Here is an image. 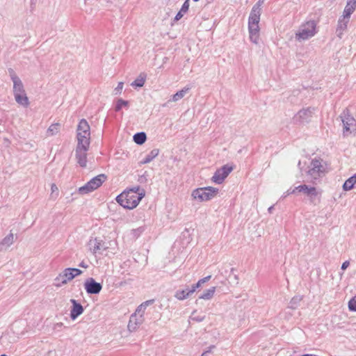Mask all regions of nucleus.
I'll return each instance as SVG.
<instances>
[{"mask_svg": "<svg viewBox=\"0 0 356 356\" xmlns=\"http://www.w3.org/2000/svg\"><path fill=\"white\" fill-rule=\"evenodd\" d=\"M145 196V191L139 186L122 192L117 196L116 201L124 208L132 209L136 208Z\"/></svg>", "mask_w": 356, "mask_h": 356, "instance_id": "f257e3e1", "label": "nucleus"}, {"mask_svg": "<svg viewBox=\"0 0 356 356\" xmlns=\"http://www.w3.org/2000/svg\"><path fill=\"white\" fill-rule=\"evenodd\" d=\"M317 32V22L315 20H309L300 26L296 33V39L299 41L306 40L314 36Z\"/></svg>", "mask_w": 356, "mask_h": 356, "instance_id": "f03ea898", "label": "nucleus"}, {"mask_svg": "<svg viewBox=\"0 0 356 356\" xmlns=\"http://www.w3.org/2000/svg\"><path fill=\"white\" fill-rule=\"evenodd\" d=\"M325 166L323 164V160L314 158L312 160L309 170L307 171V175L310 177L311 181L316 184V181L325 175Z\"/></svg>", "mask_w": 356, "mask_h": 356, "instance_id": "7ed1b4c3", "label": "nucleus"}, {"mask_svg": "<svg viewBox=\"0 0 356 356\" xmlns=\"http://www.w3.org/2000/svg\"><path fill=\"white\" fill-rule=\"evenodd\" d=\"M77 145H90V129L85 119L80 120L77 127Z\"/></svg>", "mask_w": 356, "mask_h": 356, "instance_id": "20e7f679", "label": "nucleus"}, {"mask_svg": "<svg viewBox=\"0 0 356 356\" xmlns=\"http://www.w3.org/2000/svg\"><path fill=\"white\" fill-rule=\"evenodd\" d=\"M218 193V189L212 186L199 188L193 190L192 197L200 202L209 201Z\"/></svg>", "mask_w": 356, "mask_h": 356, "instance_id": "39448f33", "label": "nucleus"}, {"mask_svg": "<svg viewBox=\"0 0 356 356\" xmlns=\"http://www.w3.org/2000/svg\"><path fill=\"white\" fill-rule=\"evenodd\" d=\"M298 192H302L308 197L309 202L313 205H317L321 202L322 191L314 186L306 184L300 185L296 187Z\"/></svg>", "mask_w": 356, "mask_h": 356, "instance_id": "423d86ee", "label": "nucleus"}, {"mask_svg": "<svg viewBox=\"0 0 356 356\" xmlns=\"http://www.w3.org/2000/svg\"><path fill=\"white\" fill-rule=\"evenodd\" d=\"M339 117L343 123V134L344 136L356 131V120L350 115L348 109L343 110Z\"/></svg>", "mask_w": 356, "mask_h": 356, "instance_id": "0eeeda50", "label": "nucleus"}, {"mask_svg": "<svg viewBox=\"0 0 356 356\" xmlns=\"http://www.w3.org/2000/svg\"><path fill=\"white\" fill-rule=\"evenodd\" d=\"M106 179V176L104 174H100L92 179L87 184L79 188L80 194L84 195L99 188Z\"/></svg>", "mask_w": 356, "mask_h": 356, "instance_id": "6e6552de", "label": "nucleus"}, {"mask_svg": "<svg viewBox=\"0 0 356 356\" xmlns=\"http://www.w3.org/2000/svg\"><path fill=\"white\" fill-rule=\"evenodd\" d=\"M260 17L250 15L248 18V31L249 38L252 42L257 44L259 40V23Z\"/></svg>", "mask_w": 356, "mask_h": 356, "instance_id": "1a4fd4ad", "label": "nucleus"}, {"mask_svg": "<svg viewBox=\"0 0 356 356\" xmlns=\"http://www.w3.org/2000/svg\"><path fill=\"white\" fill-rule=\"evenodd\" d=\"M233 169L234 168L232 165H229L228 164L224 165L215 172L213 176L211 177V181L217 184H222Z\"/></svg>", "mask_w": 356, "mask_h": 356, "instance_id": "9d476101", "label": "nucleus"}, {"mask_svg": "<svg viewBox=\"0 0 356 356\" xmlns=\"http://www.w3.org/2000/svg\"><path fill=\"white\" fill-rule=\"evenodd\" d=\"M211 277V275H208L202 279H200L196 284H192L191 286H187L186 289L179 290V300H184L188 298L202 284L208 282Z\"/></svg>", "mask_w": 356, "mask_h": 356, "instance_id": "9b49d317", "label": "nucleus"}, {"mask_svg": "<svg viewBox=\"0 0 356 356\" xmlns=\"http://www.w3.org/2000/svg\"><path fill=\"white\" fill-rule=\"evenodd\" d=\"M314 111V107L302 108L293 117V120L298 123H308L311 121Z\"/></svg>", "mask_w": 356, "mask_h": 356, "instance_id": "f8f14e48", "label": "nucleus"}, {"mask_svg": "<svg viewBox=\"0 0 356 356\" xmlns=\"http://www.w3.org/2000/svg\"><path fill=\"white\" fill-rule=\"evenodd\" d=\"M90 145H77L75 149V156L77 163L82 168L87 165V152Z\"/></svg>", "mask_w": 356, "mask_h": 356, "instance_id": "ddd939ff", "label": "nucleus"}, {"mask_svg": "<svg viewBox=\"0 0 356 356\" xmlns=\"http://www.w3.org/2000/svg\"><path fill=\"white\" fill-rule=\"evenodd\" d=\"M88 246L89 250L95 255L97 254H102L108 248L105 242L97 238L90 239Z\"/></svg>", "mask_w": 356, "mask_h": 356, "instance_id": "4468645a", "label": "nucleus"}, {"mask_svg": "<svg viewBox=\"0 0 356 356\" xmlns=\"http://www.w3.org/2000/svg\"><path fill=\"white\" fill-rule=\"evenodd\" d=\"M74 279L73 274L70 271V269L65 268L54 279V285L57 287L66 284L68 282Z\"/></svg>", "mask_w": 356, "mask_h": 356, "instance_id": "2eb2a0df", "label": "nucleus"}, {"mask_svg": "<svg viewBox=\"0 0 356 356\" xmlns=\"http://www.w3.org/2000/svg\"><path fill=\"white\" fill-rule=\"evenodd\" d=\"M84 288L88 294H98L102 289V285L90 277L86 280Z\"/></svg>", "mask_w": 356, "mask_h": 356, "instance_id": "dca6fc26", "label": "nucleus"}, {"mask_svg": "<svg viewBox=\"0 0 356 356\" xmlns=\"http://www.w3.org/2000/svg\"><path fill=\"white\" fill-rule=\"evenodd\" d=\"M10 78L13 82V93L19 94L25 92L24 85L21 79L16 75L14 71L10 69Z\"/></svg>", "mask_w": 356, "mask_h": 356, "instance_id": "f3484780", "label": "nucleus"}, {"mask_svg": "<svg viewBox=\"0 0 356 356\" xmlns=\"http://www.w3.org/2000/svg\"><path fill=\"white\" fill-rule=\"evenodd\" d=\"M193 229L185 228L179 236V246L182 248L186 247L192 241V233Z\"/></svg>", "mask_w": 356, "mask_h": 356, "instance_id": "a211bd4d", "label": "nucleus"}, {"mask_svg": "<svg viewBox=\"0 0 356 356\" xmlns=\"http://www.w3.org/2000/svg\"><path fill=\"white\" fill-rule=\"evenodd\" d=\"M349 21L350 18L344 17L343 15L339 17L336 29V35L340 39L342 38L344 31H346Z\"/></svg>", "mask_w": 356, "mask_h": 356, "instance_id": "6ab92c4d", "label": "nucleus"}, {"mask_svg": "<svg viewBox=\"0 0 356 356\" xmlns=\"http://www.w3.org/2000/svg\"><path fill=\"white\" fill-rule=\"evenodd\" d=\"M144 321L142 315H138L136 313L133 314L129 319L128 329L130 331H135Z\"/></svg>", "mask_w": 356, "mask_h": 356, "instance_id": "aec40b11", "label": "nucleus"}, {"mask_svg": "<svg viewBox=\"0 0 356 356\" xmlns=\"http://www.w3.org/2000/svg\"><path fill=\"white\" fill-rule=\"evenodd\" d=\"M72 304V309L70 310V318L72 320H75L79 316L83 314L84 309L83 306L74 299L70 300Z\"/></svg>", "mask_w": 356, "mask_h": 356, "instance_id": "412c9836", "label": "nucleus"}, {"mask_svg": "<svg viewBox=\"0 0 356 356\" xmlns=\"http://www.w3.org/2000/svg\"><path fill=\"white\" fill-rule=\"evenodd\" d=\"M356 9V0H348L343 10V16L350 18Z\"/></svg>", "mask_w": 356, "mask_h": 356, "instance_id": "4be33fe9", "label": "nucleus"}, {"mask_svg": "<svg viewBox=\"0 0 356 356\" xmlns=\"http://www.w3.org/2000/svg\"><path fill=\"white\" fill-rule=\"evenodd\" d=\"M14 242V235L10 233L0 242V250H3L9 248Z\"/></svg>", "mask_w": 356, "mask_h": 356, "instance_id": "5701e85b", "label": "nucleus"}, {"mask_svg": "<svg viewBox=\"0 0 356 356\" xmlns=\"http://www.w3.org/2000/svg\"><path fill=\"white\" fill-rule=\"evenodd\" d=\"M16 102L24 107L29 104V99L25 92L14 95Z\"/></svg>", "mask_w": 356, "mask_h": 356, "instance_id": "b1692460", "label": "nucleus"}, {"mask_svg": "<svg viewBox=\"0 0 356 356\" xmlns=\"http://www.w3.org/2000/svg\"><path fill=\"white\" fill-rule=\"evenodd\" d=\"M264 3V0H258V1L253 6L250 15L260 17L261 12V6Z\"/></svg>", "mask_w": 356, "mask_h": 356, "instance_id": "393cba45", "label": "nucleus"}, {"mask_svg": "<svg viewBox=\"0 0 356 356\" xmlns=\"http://www.w3.org/2000/svg\"><path fill=\"white\" fill-rule=\"evenodd\" d=\"M302 300V296H295L291 298L289 303L288 308L291 309H296L300 305L301 301Z\"/></svg>", "mask_w": 356, "mask_h": 356, "instance_id": "a878e982", "label": "nucleus"}, {"mask_svg": "<svg viewBox=\"0 0 356 356\" xmlns=\"http://www.w3.org/2000/svg\"><path fill=\"white\" fill-rule=\"evenodd\" d=\"M356 184V173L349 177L343 184V189L346 191H350L353 188L354 185Z\"/></svg>", "mask_w": 356, "mask_h": 356, "instance_id": "bb28decb", "label": "nucleus"}, {"mask_svg": "<svg viewBox=\"0 0 356 356\" xmlns=\"http://www.w3.org/2000/svg\"><path fill=\"white\" fill-rule=\"evenodd\" d=\"M159 150L158 149H152L149 154H147L144 159L141 161V163L146 164L151 162L156 156H158Z\"/></svg>", "mask_w": 356, "mask_h": 356, "instance_id": "cd10ccee", "label": "nucleus"}, {"mask_svg": "<svg viewBox=\"0 0 356 356\" xmlns=\"http://www.w3.org/2000/svg\"><path fill=\"white\" fill-rule=\"evenodd\" d=\"M216 291V287L212 286L204 291L199 297L200 299L210 300L213 298Z\"/></svg>", "mask_w": 356, "mask_h": 356, "instance_id": "c85d7f7f", "label": "nucleus"}, {"mask_svg": "<svg viewBox=\"0 0 356 356\" xmlns=\"http://www.w3.org/2000/svg\"><path fill=\"white\" fill-rule=\"evenodd\" d=\"M146 75L141 73L138 77L131 83V86L133 87H143L145 82Z\"/></svg>", "mask_w": 356, "mask_h": 356, "instance_id": "c756f323", "label": "nucleus"}, {"mask_svg": "<svg viewBox=\"0 0 356 356\" xmlns=\"http://www.w3.org/2000/svg\"><path fill=\"white\" fill-rule=\"evenodd\" d=\"M133 138L134 141L138 145L143 144L147 139L146 134L144 132L137 133L134 136Z\"/></svg>", "mask_w": 356, "mask_h": 356, "instance_id": "7c9ffc66", "label": "nucleus"}, {"mask_svg": "<svg viewBox=\"0 0 356 356\" xmlns=\"http://www.w3.org/2000/svg\"><path fill=\"white\" fill-rule=\"evenodd\" d=\"M60 124L59 123L52 124L47 129V134L48 136L56 135L59 132Z\"/></svg>", "mask_w": 356, "mask_h": 356, "instance_id": "2f4dec72", "label": "nucleus"}, {"mask_svg": "<svg viewBox=\"0 0 356 356\" xmlns=\"http://www.w3.org/2000/svg\"><path fill=\"white\" fill-rule=\"evenodd\" d=\"M190 318H191V319L192 321H196V322H201V321H202L205 318V316L204 315L197 314V312L194 311L191 314Z\"/></svg>", "mask_w": 356, "mask_h": 356, "instance_id": "473e14b6", "label": "nucleus"}, {"mask_svg": "<svg viewBox=\"0 0 356 356\" xmlns=\"http://www.w3.org/2000/svg\"><path fill=\"white\" fill-rule=\"evenodd\" d=\"M189 8V0H186L181 8L179 9V19L182 17L183 14L188 11Z\"/></svg>", "mask_w": 356, "mask_h": 356, "instance_id": "72a5a7b5", "label": "nucleus"}, {"mask_svg": "<svg viewBox=\"0 0 356 356\" xmlns=\"http://www.w3.org/2000/svg\"><path fill=\"white\" fill-rule=\"evenodd\" d=\"M129 104V102L123 100L122 99H118L115 106V111H119L123 106H127Z\"/></svg>", "mask_w": 356, "mask_h": 356, "instance_id": "f704fd0d", "label": "nucleus"}, {"mask_svg": "<svg viewBox=\"0 0 356 356\" xmlns=\"http://www.w3.org/2000/svg\"><path fill=\"white\" fill-rule=\"evenodd\" d=\"M348 308L350 311L356 312V295L350 300Z\"/></svg>", "mask_w": 356, "mask_h": 356, "instance_id": "c9c22d12", "label": "nucleus"}, {"mask_svg": "<svg viewBox=\"0 0 356 356\" xmlns=\"http://www.w3.org/2000/svg\"><path fill=\"white\" fill-rule=\"evenodd\" d=\"M191 89V86L188 85L186 87H184L183 89L179 90V99L184 97Z\"/></svg>", "mask_w": 356, "mask_h": 356, "instance_id": "e433bc0d", "label": "nucleus"}, {"mask_svg": "<svg viewBox=\"0 0 356 356\" xmlns=\"http://www.w3.org/2000/svg\"><path fill=\"white\" fill-rule=\"evenodd\" d=\"M145 309H146V307H145V305L141 304L140 305H139L135 313H136V314H138L139 316L142 315V316L143 317V314H144Z\"/></svg>", "mask_w": 356, "mask_h": 356, "instance_id": "4c0bfd02", "label": "nucleus"}, {"mask_svg": "<svg viewBox=\"0 0 356 356\" xmlns=\"http://www.w3.org/2000/svg\"><path fill=\"white\" fill-rule=\"evenodd\" d=\"M67 269H70V271L73 274L74 278L82 273V270L79 268H67Z\"/></svg>", "mask_w": 356, "mask_h": 356, "instance_id": "58836bf2", "label": "nucleus"}, {"mask_svg": "<svg viewBox=\"0 0 356 356\" xmlns=\"http://www.w3.org/2000/svg\"><path fill=\"white\" fill-rule=\"evenodd\" d=\"M123 82H119L118 86L115 88L114 92L115 95H119L121 93V91L123 88Z\"/></svg>", "mask_w": 356, "mask_h": 356, "instance_id": "ea45409f", "label": "nucleus"}, {"mask_svg": "<svg viewBox=\"0 0 356 356\" xmlns=\"http://www.w3.org/2000/svg\"><path fill=\"white\" fill-rule=\"evenodd\" d=\"M215 348V346L212 345L209 347V349L207 350H205L203 352L201 355V356H207L208 354L211 353L212 349Z\"/></svg>", "mask_w": 356, "mask_h": 356, "instance_id": "a19ab883", "label": "nucleus"}, {"mask_svg": "<svg viewBox=\"0 0 356 356\" xmlns=\"http://www.w3.org/2000/svg\"><path fill=\"white\" fill-rule=\"evenodd\" d=\"M51 195H54V193L55 192H56V197H57L58 195V187L56 186V185L55 184H51Z\"/></svg>", "mask_w": 356, "mask_h": 356, "instance_id": "79ce46f5", "label": "nucleus"}, {"mask_svg": "<svg viewBox=\"0 0 356 356\" xmlns=\"http://www.w3.org/2000/svg\"><path fill=\"white\" fill-rule=\"evenodd\" d=\"M349 264H350L349 261H346L342 264L341 268L342 270H346L348 267Z\"/></svg>", "mask_w": 356, "mask_h": 356, "instance_id": "37998d69", "label": "nucleus"}, {"mask_svg": "<svg viewBox=\"0 0 356 356\" xmlns=\"http://www.w3.org/2000/svg\"><path fill=\"white\" fill-rule=\"evenodd\" d=\"M154 302V300H147L145 302L142 303L143 305H145V307H147L148 305H152Z\"/></svg>", "mask_w": 356, "mask_h": 356, "instance_id": "c03bdc74", "label": "nucleus"}, {"mask_svg": "<svg viewBox=\"0 0 356 356\" xmlns=\"http://www.w3.org/2000/svg\"><path fill=\"white\" fill-rule=\"evenodd\" d=\"M296 191H298V189H296V187H295L293 189H289L286 191V195L293 194Z\"/></svg>", "mask_w": 356, "mask_h": 356, "instance_id": "a18cd8bd", "label": "nucleus"}, {"mask_svg": "<svg viewBox=\"0 0 356 356\" xmlns=\"http://www.w3.org/2000/svg\"><path fill=\"white\" fill-rule=\"evenodd\" d=\"M179 96L178 92H176L172 97V101L176 102L178 100Z\"/></svg>", "mask_w": 356, "mask_h": 356, "instance_id": "49530a36", "label": "nucleus"}, {"mask_svg": "<svg viewBox=\"0 0 356 356\" xmlns=\"http://www.w3.org/2000/svg\"><path fill=\"white\" fill-rule=\"evenodd\" d=\"M79 266L85 268H88V265L84 261L80 263Z\"/></svg>", "mask_w": 356, "mask_h": 356, "instance_id": "de8ad7c7", "label": "nucleus"}, {"mask_svg": "<svg viewBox=\"0 0 356 356\" xmlns=\"http://www.w3.org/2000/svg\"><path fill=\"white\" fill-rule=\"evenodd\" d=\"M273 209H274V206L273 205V206H270V207L268 208V212H269V213H272V212H273Z\"/></svg>", "mask_w": 356, "mask_h": 356, "instance_id": "09e8293b", "label": "nucleus"}, {"mask_svg": "<svg viewBox=\"0 0 356 356\" xmlns=\"http://www.w3.org/2000/svg\"><path fill=\"white\" fill-rule=\"evenodd\" d=\"M298 167L300 169V170L302 172V168H301V162L300 161H298Z\"/></svg>", "mask_w": 356, "mask_h": 356, "instance_id": "8fccbe9b", "label": "nucleus"}, {"mask_svg": "<svg viewBox=\"0 0 356 356\" xmlns=\"http://www.w3.org/2000/svg\"><path fill=\"white\" fill-rule=\"evenodd\" d=\"M178 21V13L175 16L174 22Z\"/></svg>", "mask_w": 356, "mask_h": 356, "instance_id": "3c124183", "label": "nucleus"}, {"mask_svg": "<svg viewBox=\"0 0 356 356\" xmlns=\"http://www.w3.org/2000/svg\"><path fill=\"white\" fill-rule=\"evenodd\" d=\"M175 297H178V292H176L175 295Z\"/></svg>", "mask_w": 356, "mask_h": 356, "instance_id": "603ef678", "label": "nucleus"}, {"mask_svg": "<svg viewBox=\"0 0 356 356\" xmlns=\"http://www.w3.org/2000/svg\"><path fill=\"white\" fill-rule=\"evenodd\" d=\"M193 1H195V2H197V1H198L199 0H193Z\"/></svg>", "mask_w": 356, "mask_h": 356, "instance_id": "864d4df0", "label": "nucleus"}, {"mask_svg": "<svg viewBox=\"0 0 356 356\" xmlns=\"http://www.w3.org/2000/svg\"><path fill=\"white\" fill-rule=\"evenodd\" d=\"M0 356H7V355L3 354V355H0Z\"/></svg>", "mask_w": 356, "mask_h": 356, "instance_id": "5fc2aeb1", "label": "nucleus"}]
</instances>
